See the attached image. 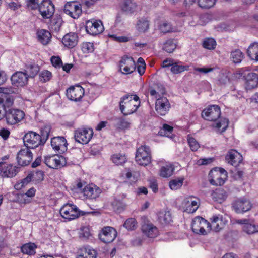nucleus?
I'll use <instances>...</instances> for the list:
<instances>
[{"mask_svg": "<svg viewBox=\"0 0 258 258\" xmlns=\"http://www.w3.org/2000/svg\"><path fill=\"white\" fill-rule=\"evenodd\" d=\"M137 5L132 0H124L122 6V10L126 12L133 13L136 11Z\"/></svg>", "mask_w": 258, "mask_h": 258, "instance_id": "32", "label": "nucleus"}, {"mask_svg": "<svg viewBox=\"0 0 258 258\" xmlns=\"http://www.w3.org/2000/svg\"><path fill=\"white\" fill-rule=\"evenodd\" d=\"M199 7L203 9H209L215 3V0H198Z\"/></svg>", "mask_w": 258, "mask_h": 258, "instance_id": "51", "label": "nucleus"}, {"mask_svg": "<svg viewBox=\"0 0 258 258\" xmlns=\"http://www.w3.org/2000/svg\"><path fill=\"white\" fill-rule=\"evenodd\" d=\"M243 57V54L239 49H236L231 52V58L233 62L235 63H240Z\"/></svg>", "mask_w": 258, "mask_h": 258, "instance_id": "44", "label": "nucleus"}, {"mask_svg": "<svg viewBox=\"0 0 258 258\" xmlns=\"http://www.w3.org/2000/svg\"><path fill=\"white\" fill-rule=\"evenodd\" d=\"M0 174L3 177H14L16 175V166L5 162H0Z\"/></svg>", "mask_w": 258, "mask_h": 258, "instance_id": "22", "label": "nucleus"}, {"mask_svg": "<svg viewBox=\"0 0 258 258\" xmlns=\"http://www.w3.org/2000/svg\"><path fill=\"white\" fill-rule=\"evenodd\" d=\"M31 200L25 197L24 194H17V202L20 204H28L30 203Z\"/></svg>", "mask_w": 258, "mask_h": 258, "instance_id": "59", "label": "nucleus"}, {"mask_svg": "<svg viewBox=\"0 0 258 258\" xmlns=\"http://www.w3.org/2000/svg\"><path fill=\"white\" fill-rule=\"evenodd\" d=\"M39 134L33 131H29L23 138L24 146H27L30 149H34L42 146L40 140Z\"/></svg>", "mask_w": 258, "mask_h": 258, "instance_id": "5", "label": "nucleus"}, {"mask_svg": "<svg viewBox=\"0 0 258 258\" xmlns=\"http://www.w3.org/2000/svg\"><path fill=\"white\" fill-rule=\"evenodd\" d=\"M44 162L50 168L58 169L66 164V161L62 156L57 155L45 157Z\"/></svg>", "mask_w": 258, "mask_h": 258, "instance_id": "11", "label": "nucleus"}, {"mask_svg": "<svg viewBox=\"0 0 258 258\" xmlns=\"http://www.w3.org/2000/svg\"><path fill=\"white\" fill-rule=\"evenodd\" d=\"M29 77L25 72L17 71V86H24L28 82V78Z\"/></svg>", "mask_w": 258, "mask_h": 258, "instance_id": "40", "label": "nucleus"}, {"mask_svg": "<svg viewBox=\"0 0 258 258\" xmlns=\"http://www.w3.org/2000/svg\"><path fill=\"white\" fill-rule=\"evenodd\" d=\"M115 126L118 130H124L130 127V123L122 117L114 119Z\"/></svg>", "mask_w": 258, "mask_h": 258, "instance_id": "35", "label": "nucleus"}, {"mask_svg": "<svg viewBox=\"0 0 258 258\" xmlns=\"http://www.w3.org/2000/svg\"><path fill=\"white\" fill-rule=\"evenodd\" d=\"M211 196L214 201L221 203L225 200L227 197V194L224 189L219 187L213 191Z\"/></svg>", "mask_w": 258, "mask_h": 258, "instance_id": "27", "label": "nucleus"}, {"mask_svg": "<svg viewBox=\"0 0 258 258\" xmlns=\"http://www.w3.org/2000/svg\"><path fill=\"white\" fill-rule=\"evenodd\" d=\"M160 30L164 33L172 31L171 25L169 23H164L160 26Z\"/></svg>", "mask_w": 258, "mask_h": 258, "instance_id": "60", "label": "nucleus"}, {"mask_svg": "<svg viewBox=\"0 0 258 258\" xmlns=\"http://www.w3.org/2000/svg\"><path fill=\"white\" fill-rule=\"evenodd\" d=\"M27 8L32 10L39 9L40 4H39V0H26Z\"/></svg>", "mask_w": 258, "mask_h": 258, "instance_id": "54", "label": "nucleus"}, {"mask_svg": "<svg viewBox=\"0 0 258 258\" xmlns=\"http://www.w3.org/2000/svg\"><path fill=\"white\" fill-rule=\"evenodd\" d=\"M84 95V89L80 85L71 86L66 91L68 98L72 101H80Z\"/></svg>", "mask_w": 258, "mask_h": 258, "instance_id": "13", "label": "nucleus"}, {"mask_svg": "<svg viewBox=\"0 0 258 258\" xmlns=\"http://www.w3.org/2000/svg\"><path fill=\"white\" fill-rule=\"evenodd\" d=\"M36 248L37 245L35 243L29 242L22 245L21 247V250L23 254L32 255L35 254Z\"/></svg>", "mask_w": 258, "mask_h": 258, "instance_id": "31", "label": "nucleus"}, {"mask_svg": "<svg viewBox=\"0 0 258 258\" xmlns=\"http://www.w3.org/2000/svg\"><path fill=\"white\" fill-rule=\"evenodd\" d=\"M124 227L128 230H134L137 226V222L134 218L127 219L123 224Z\"/></svg>", "mask_w": 258, "mask_h": 258, "instance_id": "49", "label": "nucleus"}, {"mask_svg": "<svg viewBox=\"0 0 258 258\" xmlns=\"http://www.w3.org/2000/svg\"><path fill=\"white\" fill-rule=\"evenodd\" d=\"M209 223L202 217H197L195 218L192 222V230L196 234L206 235L207 232L205 227L207 226Z\"/></svg>", "mask_w": 258, "mask_h": 258, "instance_id": "17", "label": "nucleus"}, {"mask_svg": "<svg viewBox=\"0 0 258 258\" xmlns=\"http://www.w3.org/2000/svg\"><path fill=\"white\" fill-rule=\"evenodd\" d=\"M212 225L213 227L215 228V230L217 231H219L222 228L219 225V222L220 223H222V220L220 219L219 217L218 216L214 215L211 219Z\"/></svg>", "mask_w": 258, "mask_h": 258, "instance_id": "56", "label": "nucleus"}, {"mask_svg": "<svg viewBox=\"0 0 258 258\" xmlns=\"http://www.w3.org/2000/svg\"><path fill=\"white\" fill-rule=\"evenodd\" d=\"M67 142L63 137H55L51 139V145L57 153L61 154L67 150Z\"/></svg>", "mask_w": 258, "mask_h": 258, "instance_id": "18", "label": "nucleus"}, {"mask_svg": "<svg viewBox=\"0 0 258 258\" xmlns=\"http://www.w3.org/2000/svg\"><path fill=\"white\" fill-rule=\"evenodd\" d=\"M165 92V87L159 82H154L153 85V88L150 91V95L155 96L156 98L160 97L161 95H164Z\"/></svg>", "mask_w": 258, "mask_h": 258, "instance_id": "26", "label": "nucleus"}, {"mask_svg": "<svg viewBox=\"0 0 258 258\" xmlns=\"http://www.w3.org/2000/svg\"><path fill=\"white\" fill-rule=\"evenodd\" d=\"M149 27V21L145 18L140 19L137 24V29L139 32H145Z\"/></svg>", "mask_w": 258, "mask_h": 258, "instance_id": "39", "label": "nucleus"}, {"mask_svg": "<svg viewBox=\"0 0 258 258\" xmlns=\"http://www.w3.org/2000/svg\"><path fill=\"white\" fill-rule=\"evenodd\" d=\"M38 41L43 45L48 44L51 40V34L49 31L41 29L37 32Z\"/></svg>", "mask_w": 258, "mask_h": 258, "instance_id": "28", "label": "nucleus"}, {"mask_svg": "<svg viewBox=\"0 0 258 258\" xmlns=\"http://www.w3.org/2000/svg\"><path fill=\"white\" fill-rule=\"evenodd\" d=\"M247 53L252 60L258 61V43L254 42L248 47Z\"/></svg>", "mask_w": 258, "mask_h": 258, "instance_id": "30", "label": "nucleus"}, {"mask_svg": "<svg viewBox=\"0 0 258 258\" xmlns=\"http://www.w3.org/2000/svg\"><path fill=\"white\" fill-rule=\"evenodd\" d=\"M176 48V44L173 39H168L164 43L163 49L168 53H172Z\"/></svg>", "mask_w": 258, "mask_h": 258, "instance_id": "42", "label": "nucleus"}, {"mask_svg": "<svg viewBox=\"0 0 258 258\" xmlns=\"http://www.w3.org/2000/svg\"><path fill=\"white\" fill-rule=\"evenodd\" d=\"M189 66L187 65H183L182 62H174L170 70L173 74H177L187 71Z\"/></svg>", "mask_w": 258, "mask_h": 258, "instance_id": "34", "label": "nucleus"}, {"mask_svg": "<svg viewBox=\"0 0 258 258\" xmlns=\"http://www.w3.org/2000/svg\"><path fill=\"white\" fill-rule=\"evenodd\" d=\"M62 42L65 46L68 48L74 47L78 42L77 34L72 32L66 34L62 38Z\"/></svg>", "mask_w": 258, "mask_h": 258, "instance_id": "23", "label": "nucleus"}, {"mask_svg": "<svg viewBox=\"0 0 258 258\" xmlns=\"http://www.w3.org/2000/svg\"><path fill=\"white\" fill-rule=\"evenodd\" d=\"M97 252L90 247H84L81 248L77 258H96Z\"/></svg>", "mask_w": 258, "mask_h": 258, "instance_id": "25", "label": "nucleus"}, {"mask_svg": "<svg viewBox=\"0 0 258 258\" xmlns=\"http://www.w3.org/2000/svg\"><path fill=\"white\" fill-rule=\"evenodd\" d=\"M51 62L53 66L55 68H60L62 64V60L59 56H52L51 58Z\"/></svg>", "mask_w": 258, "mask_h": 258, "instance_id": "58", "label": "nucleus"}, {"mask_svg": "<svg viewBox=\"0 0 258 258\" xmlns=\"http://www.w3.org/2000/svg\"><path fill=\"white\" fill-rule=\"evenodd\" d=\"M94 213L93 212H84L79 210L78 207L72 204L64 205L60 210V214L62 218L69 221L74 220L80 216Z\"/></svg>", "mask_w": 258, "mask_h": 258, "instance_id": "2", "label": "nucleus"}, {"mask_svg": "<svg viewBox=\"0 0 258 258\" xmlns=\"http://www.w3.org/2000/svg\"><path fill=\"white\" fill-rule=\"evenodd\" d=\"M199 205V199L188 198L184 202L185 211L188 213H193L198 209Z\"/></svg>", "mask_w": 258, "mask_h": 258, "instance_id": "24", "label": "nucleus"}, {"mask_svg": "<svg viewBox=\"0 0 258 258\" xmlns=\"http://www.w3.org/2000/svg\"><path fill=\"white\" fill-rule=\"evenodd\" d=\"M135 159L140 165L145 166L150 163L151 155L150 148L146 145L138 148L136 151Z\"/></svg>", "mask_w": 258, "mask_h": 258, "instance_id": "3", "label": "nucleus"}, {"mask_svg": "<svg viewBox=\"0 0 258 258\" xmlns=\"http://www.w3.org/2000/svg\"><path fill=\"white\" fill-rule=\"evenodd\" d=\"M229 79L228 78L227 76L222 74L220 76V78L219 79V83L222 85H225L228 82H229Z\"/></svg>", "mask_w": 258, "mask_h": 258, "instance_id": "64", "label": "nucleus"}, {"mask_svg": "<svg viewBox=\"0 0 258 258\" xmlns=\"http://www.w3.org/2000/svg\"><path fill=\"white\" fill-rule=\"evenodd\" d=\"M99 236L100 239L104 243H111L117 236V232L111 227H105Z\"/></svg>", "mask_w": 258, "mask_h": 258, "instance_id": "15", "label": "nucleus"}, {"mask_svg": "<svg viewBox=\"0 0 258 258\" xmlns=\"http://www.w3.org/2000/svg\"><path fill=\"white\" fill-rule=\"evenodd\" d=\"M225 159L232 166H236L242 161V155L235 150H231L226 155Z\"/></svg>", "mask_w": 258, "mask_h": 258, "instance_id": "21", "label": "nucleus"}, {"mask_svg": "<svg viewBox=\"0 0 258 258\" xmlns=\"http://www.w3.org/2000/svg\"><path fill=\"white\" fill-rule=\"evenodd\" d=\"M187 141L192 151H196L199 148V144L195 138L191 137H188Z\"/></svg>", "mask_w": 258, "mask_h": 258, "instance_id": "57", "label": "nucleus"}, {"mask_svg": "<svg viewBox=\"0 0 258 258\" xmlns=\"http://www.w3.org/2000/svg\"><path fill=\"white\" fill-rule=\"evenodd\" d=\"M83 193L85 196L90 199H95L98 196L99 194L97 189H94L90 185H87L83 188Z\"/></svg>", "mask_w": 258, "mask_h": 258, "instance_id": "38", "label": "nucleus"}, {"mask_svg": "<svg viewBox=\"0 0 258 258\" xmlns=\"http://www.w3.org/2000/svg\"><path fill=\"white\" fill-rule=\"evenodd\" d=\"M86 30L87 33L96 35L103 32L104 27L100 20H88L86 23Z\"/></svg>", "mask_w": 258, "mask_h": 258, "instance_id": "14", "label": "nucleus"}, {"mask_svg": "<svg viewBox=\"0 0 258 258\" xmlns=\"http://www.w3.org/2000/svg\"><path fill=\"white\" fill-rule=\"evenodd\" d=\"M62 23V20L61 19H54L51 24L52 29L56 32L59 31L61 27Z\"/></svg>", "mask_w": 258, "mask_h": 258, "instance_id": "55", "label": "nucleus"}, {"mask_svg": "<svg viewBox=\"0 0 258 258\" xmlns=\"http://www.w3.org/2000/svg\"><path fill=\"white\" fill-rule=\"evenodd\" d=\"M81 49L85 53L92 52L94 50V44L91 42H84L82 44Z\"/></svg>", "mask_w": 258, "mask_h": 258, "instance_id": "52", "label": "nucleus"}, {"mask_svg": "<svg viewBox=\"0 0 258 258\" xmlns=\"http://www.w3.org/2000/svg\"><path fill=\"white\" fill-rule=\"evenodd\" d=\"M213 160L212 158L200 159L197 162L198 165H205L211 163Z\"/></svg>", "mask_w": 258, "mask_h": 258, "instance_id": "62", "label": "nucleus"}, {"mask_svg": "<svg viewBox=\"0 0 258 258\" xmlns=\"http://www.w3.org/2000/svg\"><path fill=\"white\" fill-rule=\"evenodd\" d=\"M5 117L8 124L12 125L16 124V109H9L7 110L5 109Z\"/></svg>", "mask_w": 258, "mask_h": 258, "instance_id": "33", "label": "nucleus"}, {"mask_svg": "<svg viewBox=\"0 0 258 258\" xmlns=\"http://www.w3.org/2000/svg\"><path fill=\"white\" fill-rule=\"evenodd\" d=\"M111 159L112 162L117 165H122L126 161V158L124 155L121 154H114Z\"/></svg>", "mask_w": 258, "mask_h": 258, "instance_id": "45", "label": "nucleus"}, {"mask_svg": "<svg viewBox=\"0 0 258 258\" xmlns=\"http://www.w3.org/2000/svg\"><path fill=\"white\" fill-rule=\"evenodd\" d=\"M93 131L92 128H78L75 131L74 138L76 142L84 144H87L92 138Z\"/></svg>", "mask_w": 258, "mask_h": 258, "instance_id": "6", "label": "nucleus"}, {"mask_svg": "<svg viewBox=\"0 0 258 258\" xmlns=\"http://www.w3.org/2000/svg\"><path fill=\"white\" fill-rule=\"evenodd\" d=\"M216 46V42L212 38H206L203 42V46L207 49H214L215 48Z\"/></svg>", "mask_w": 258, "mask_h": 258, "instance_id": "47", "label": "nucleus"}, {"mask_svg": "<svg viewBox=\"0 0 258 258\" xmlns=\"http://www.w3.org/2000/svg\"><path fill=\"white\" fill-rule=\"evenodd\" d=\"M109 37L112 38L114 40L119 42H126L129 40L128 38L125 36H117L113 34L110 35Z\"/></svg>", "mask_w": 258, "mask_h": 258, "instance_id": "61", "label": "nucleus"}, {"mask_svg": "<svg viewBox=\"0 0 258 258\" xmlns=\"http://www.w3.org/2000/svg\"><path fill=\"white\" fill-rule=\"evenodd\" d=\"M136 69V64L132 57L123 56L119 61V70L123 74L133 73Z\"/></svg>", "mask_w": 258, "mask_h": 258, "instance_id": "10", "label": "nucleus"}, {"mask_svg": "<svg viewBox=\"0 0 258 258\" xmlns=\"http://www.w3.org/2000/svg\"><path fill=\"white\" fill-rule=\"evenodd\" d=\"M250 202L246 199H239L232 203V207L237 213H242L247 212L251 208Z\"/></svg>", "mask_w": 258, "mask_h": 258, "instance_id": "16", "label": "nucleus"}, {"mask_svg": "<svg viewBox=\"0 0 258 258\" xmlns=\"http://www.w3.org/2000/svg\"><path fill=\"white\" fill-rule=\"evenodd\" d=\"M170 107V104L166 98L160 97L156 100L155 109L159 115H165L169 111Z\"/></svg>", "mask_w": 258, "mask_h": 258, "instance_id": "19", "label": "nucleus"}, {"mask_svg": "<svg viewBox=\"0 0 258 258\" xmlns=\"http://www.w3.org/2000/svg\"><path fill=\"white\" fill-rule=\"evenodd\" d=\"M140 106V98L137 95L127 94L120 98V110L125 116L135 112Z\"/></svg>", "mask_w": 258, "mask_h": 258, "instance_id": "1", "label": "nucleus"}, {"mask_svg": "<svg viewBox=\"0 0 258 258\" xmlns=\"http://www.w3.org/2000/svg\"><path fill=\"white\" fill-rule=\"evenodd\" d=\"M243 230L247 234H251L258 232V227H256L254 223L249 221L246 225H243Z\"/></svg>", "mask_w": 258, "mask_h": 258, "instance_id": "43", "label": "nucleus"}, {"mask_svg": "<svg viewBox=\"0 0 258 258\" xmlns=\"http://www.w3.org/2000/svg\"><path fill=\"white\" fill-rule=\"evenodd\" d=\"M143 233L149 238H155L159 234L157 228L148 221H145L142 226Z\"/></svg>", "mask_w": 258, "mask_h": 258, "instance_id": "20", "label": "nucleus"}, {"mask_svg": "<svg viewBox=\"0 0 258 258\" xmlns=\"http://www.w3.org/2000/svg\"><path fill=\"white\" fill-rule=\"evenodd\" d=\"M158 220L162 224H169L172 221L171 213L169 211L159 212Z\"/></svg>", "mask_w": 258, "mask_h": 258, "instance_id": "37", "label": "nucleus"}, {"mask_svg": "<svg viewBox=\"0 0 258 258\" xmlns=\"http://www.w3.org/2000/svg\"><path fill=\"white\" fill-rule=\"evenodd\" d=\"M51 130L50 125H46L41 127L40 130V133L39 134L40 140L39 142L41 143V145L43 146L47 140L48 139L50 136V133Z\"/></svg>", "mask_w": 258, "mask_h": 258, "instance_id": "29", "label": "nucleus"}, {"mask_svg": "<svg viewBox=\"0 0 258 258\" xmlns=\"http://www.w3.org/2000/svg\"><path fill=\"white\" fill-rule=\"evenodd\" d=\"M38 10L43 18H50L54 13V6L50 0H44L40 3Z\"/></svg>", "mask_w": 258, "mask_h": 258, "instance_id": "12", "label": "nucleus"}, {"mask_svg": "<svg viewBox=\"0 0 258 258\" xmlns=\"http://www.w3.org/2000/svg\"><path fill=\"white\" fill-rule=\"evenodd\" d=\"M228 123L229 121L227 119L223 118L220 121L216 122L214 125L216 128L221 131V132H223L225 131L228 127Z\"/></svg>", "mask_w": 258, "mask_h": 258, "instance_id": "50", "label": "nucleus"}, {"mask_svg": "<svg viewBox=\"0 0 258 258\" xmlns=\"http://www.w3.org/2000/svg\"><path fill=\"white\" fill-rule=\"evenodd\" d=\"M174 168L171 165H166L161 167L160 170V175L164 178H168L173 173Z\"/></svg>", "mask_w": 258, "mask_h": 258, "instance_id": "36", "label": "nucleus"}, {"mask_svg": "<svg viewBox=\"0 0 258 258\" xmlns=\"http://www.w3.org/2000/svg\"><path fill=\"white\" fill-rule=\"evenodd\" d=\"M184 178H177L171 180L169 183V186L172 190H177L183 185Z\"/></svg>", "mask_w": 258, "mask_h": 258, "instance_id": "46", "label": "nucleus"}, {"mask_svg": "<svg viewBox=\"0 0 258 258\" xmlns=\"http://www.w3.org/2000/svg\"><path fill=\"white\" fill-rule=\"evenodd\" d=\"M51 77V73L47 70H44L39 74V79L43 82H46L49 81Z\"/></svg>", "mask_w": 258, "mask_h": 258, "instance_id": "53", "label": "nucleus"}, {"mask_svg": "<svg viewBox=\"0 0 258 258\" xmlns=\"http://www.w3.org/2000/svg\"><path fill=\"white\" fill-rule=\"evenodd\" d=\"M33 159V154L27 146H24L17 153V164L26 166L30 164Z\"/></svg>", "mask_w": 258, "mask_h": 258, "instance_id": "4", "label": "nucleus"}, {"mask_svg": "<svg viewBox=\"0 0 258 258\" xmlns=\"http://www.w3.org/2000/svg\"><path fill=\"white\" fill-rule=\"evenodd\" d=\"M39 67L36 64H30L26 67V73L30 78H34L39 72Z\"/></svg>", "mask_w": 258, "mask_h": 258, "instance_id": "41", "label": "nucleus"}, {"mask_svg": "<svg viewBox=\"0 0 258 258\" xmlns=\"http://www.w3.org/2000/svg\"><path fill=\"white\" fill-rule=\"evenodd\" d=\"M202 117L205 120L215 121L221 115L220 108L218 105H211L202 112Z\"/></svg>", "mask_w": 258, "mask_h": 258, "instance_id": "9", "label": "nucleus"}, {"mask_svg": "<svg viewBox=\"0 0 258 258\" xmlns=\"http://www.w3.org/2000/svg\"><path fill=\"white\" fill-rule=\"evenodd\" d=\"M63 11L73 19H78L82 14L81 6L76 1L68 2L64 6Z\"/></svg>", "mask_w": 258, "mask_h": 258, "instance_id": "7", "label": "nucleus"}, {"mask_svg": "<svg viewBox=\"0 0 258 258\" xmlns=\"http://www.w3.org/2000/svg\"><path fill=\"white\" fill-rule=\"evenodd\" d=\"M5 108L3 100L0 99V120L5 117Z\"/></svg>", "mask_w": 258, "mask_h": 258, "instance_id": "63", "label": "nucleus"}, {"mask_svg": "<svg viewBox=\"0 0 258 258\" xmlns=\"http://www.w3.org/2000/svg\"><path fill=\"white\" fill-rule=\"evenodd\" d=\"M239 74L241 77H244L245 80V89L251 90L258 87V74L250 72L246 74L245 70L242 68L239 71Z\"/></svg>", "mask_w": 258, "mask_h": 258, "instance_id": "8", "label": "nucleus"}, {"mask_svg": "<svg viewBox=\"0 0 258 258\" xmlns=\"http://www.w3.org/2000/svg\"><path fill=\"white\" fill-rule=\"evenodd\" d=\"M173 131V127L168 124H164L162 128L159 130L158 135L161 136L168 137L169 134H170Z\"/></svg>", "mask_w": 258, "mask_h": 258, "instance_id": "48", "label": "nucleus"}]
</instances>
